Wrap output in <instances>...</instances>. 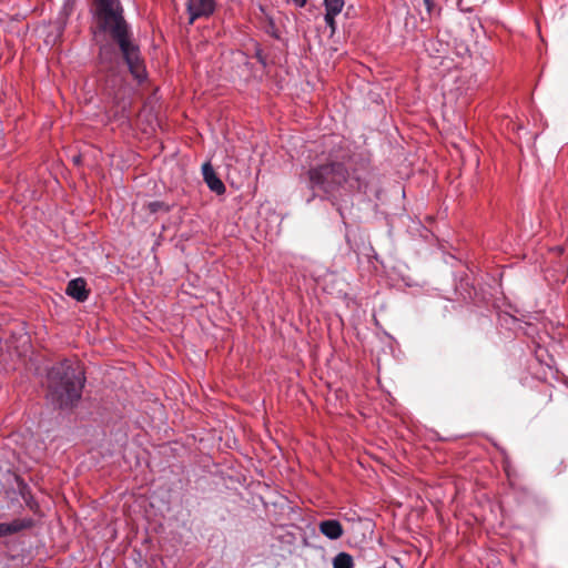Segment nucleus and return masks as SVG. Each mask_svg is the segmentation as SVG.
Instances as JSON below:
<instances>
[{
  "label": "nucleus",
  "mask_w": 568,
  "mask_h": 568,
  "mask_svg": "<svg viewBox=\"0 0 568 568\" xmlns=\"http://www.w3.org/2000/svg\"><path fill=\"white\" fill-rule=\"evenodd\" d=\"M93 19L99 32L108 33L113 43L99 44V60L110 68L123 61L131 74L139 81L146 77L140 48L134 42L130 24L123 16L120 0H95Z\"/></svg>",
  "instance_id": "obj_1"
},
{
  "label": "nucleus",
  "mask_w": 568,
  "mask_h": 568,
  "mask_svg": "<svg viewBox=\"0 0 568 568\" xmlns=\"http://www.w3.org/2000/svg\"><path fill=\"white\" fill-rule=\"evenodd\" d=\"M336 16L337 14L325 12V17H324L325 23L327 27H329L332 34H334L336 31V22H335Z\"/></svg>",
  "instance_id": "obj_12"
},
{
  "label": "nucleus",
  "mask_w": 568,
  "mask_h": 568,
  "mask_svg": "<svg viewBox=\"0 0 568 568\" xmlns=\"http://www.w3.org/2000/svg\"><path fill=\"white\" fill-rule=\"evenodd\" d=\"M30 519H14L11 523H0V537L13 535L31 526Z\"/></svg>",
  "instance_id": "obj_8"
},
{
  "label": "nucleus",
  "mask_w": 568,
  "mask_h": 568,
  "mask_svg": "<svg viewBox=\"0 0 568 568\" xmlns=\"http://www.w3.org/2000/svg\"><path fill=\"white\" fill-rule=\"evenodd\" d=\"M65 292L69 296L73 297L78 302H84L89 296L87 283L81 277L71 280L67 286Z\"/></svg>",
  "instance_id": "obj_7"
},
{
  "label": "nucleus",
  "mask_w": 568,
  "mask_h": 568,
  "mask_svg": "<svg viewBox=\"0 0 568 568\" xmlns=\"http://www.w3.org/2000/svg\"><path fill=\"white\" fill-rule=\"evenodd\" d=\"M17 487H18V493L21 496V498L23 499V501L26 503V505L30 509H33L36 507V501L31 495V490H30L29 486L23 480L17 478Z\"/></svg>",
  "instance_id": "obj_9"
},
{
  "label": "nucleus",
  "mask_w": 568,
  "mask_h": 568,
  "mask_svg": "<svg viewBox=\"0 0 568 568\" xmlns=\"http://www.w3.org/2000/svg\"><path fill=\"white\" fill-rule=\"evenodd\" d=\"M334 568H353V558L346 552H339L333 560Z\"/></svg>",
  "instance_id": "obj_10"
},
{
  "label": "nucleus",
  "mask_w": 568,
  "mask_h": 568,
  "mask_svg": "<svg viewBox=\"0 0 568 568\" xmlns=\"http://www.w3.org/2000/svg\"><path fill=\"white\" fill-rule=\"evenodd\" d=\"M84 371L78 361L63 359L48 371V399L54 407H73L81 398Z\"/></svg>",
  "instance_id": "obj_3"
},
{
  "label": "nucleus",
  "mask_w": 568,
  "mask_h": 568,
  "mask_svg": "<svg viewBox=\"0 0 568 568\" xmlns=\"http://www.w3.org/2000/svg\"><path fill=\"white\" fill-rule=\"evenodd\" d=\"M308 183L314 192L331 199L343 191H365L367 172L364 168L353 169L351 160L347 163L329 160L308 170Z\"/></svg>",
  "instance_id": "obj_2"
},
{
  "label": "nucleus",
  "mask_w": 568,
  "mask_h": 568,
  "mask_svg": "<svg viewBox=\"0 0 568 568\" xmlns=\"http://www.w3.org/2000/svg\"><path fill=\"white\" fill-rule=\"evenodd\" d=\"M203 179L212 192L216 194H223L225 192V185L221 179L214 172L210 163H204L202 166Z\"/></svg>",
  "instance_id": "obj_5"
},
{
  "label": "nucleus",
  "mask_w": 568,
  "mask_h": 568,
  "mask_svg": "<svg viewBox=\"0 0 568 568\" xmlns=\"http://www.w3.org/2000/svg\"><path fill=\"white\" fill-rule=\"evenodd\" d=\"M318 530L329 540H336L344 534L343 526L336 519H325L320 521Z\"/></svg>",
  "instance_id": "obj_6"
},
{
  "label": "nucleus",
  "mask_w": 568,
  "mask_h": 568,
  "mask_svg": "<svg viewBox=\"0 0 568 568\" xmlns=\"http://www.w3.org/2000/svg\"><path fill=\"white\" fill-rule=\"evenodd\" d=\"M71 12V6L69 2H65L62 7V10L60 12V16L62 17L63 21L68 18V16Z\"/></svg>",
  "instance_id": "obj_13"
},
{
  "label": "nucleus",
  "mask_w": 568,
  "mask_h": 568,
  "mask_svg": "<svg viewBox=\"0 0 568 568\" xmlns=\"http://www.w3.org/2000/svg\"><path fill=\"white\" fill-rule=\"evenodd\" d=\"M424 4L426 7L428 14H432V11L434 8V1L433 0H424Z\"/></svg>",
  "instance_id": "obj_14"
},
{
  "label": "nucleus",
  "mask_w": 568,
  "mask_h": 568,
  "mask_svg": "<svg viewBox=\"0 0 568 568\" xmlns=\"http://www.w3.org/2000/svg\"><path fill=\"white\" fill-rule=\"evenodd\" d=\"M187 12L192 24L199 18H207L215 10V0H187Z\"/></svg>",
  "instance_id": "obj_4"
},
{
  "label": "nucleus",
  "mask_w": 568,
  "mask_h": 568,
  "mask_svg": "<svg viewBox=\"0 0 568 568\" xmlns=\"http://www.w3.org/2000/svg\"><path fill=\"white\" fill-rule=\"evenodd\" d=\"M325 12L339 14L344 8V0H324Z\"/></svg>",
  "instance_id": "obj_11"
},
{
  "label": "nucleus",
  "mask_w": 568,
  "mask_h": 568,
  "mask_svg": "<svg viewBox=\"0 0 568 568\" xmlns=\"http://www.w3.org/2000/svg\"><path fill=\"white\" fill-rule=\"evenodd\" d=\"M293 4L297 8H303L306 6L307 0H292Z\"/></svg>",
  "instance_id": "obj_15"
}]
</instances>
